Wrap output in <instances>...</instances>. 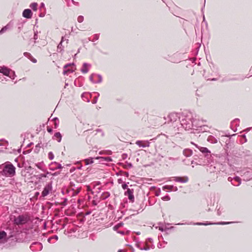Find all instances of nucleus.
Listing matches in <instances>:
<instances>
[{
    "mask_svg": "<svg viewBox=\"0 0 252 252\" xmlns=\"http://www.w3.org/2000/svg\"><path fill=\"white\" fill-rule=\"evenodd\" d=\"M163 190H165L166 189H169L170 190L177 191L178 188L177 187H174L173 186H164L162 187Z\"/></svg>",
    "mask_w": 252,
    "mask_h": 252,
    "instance_id": "nucleus-21",
    "label": "nucleus"
},
{
    "mask_svg": "<svg viewBox=\"0 0 252 252\" xmlns=\"http://www.w3.org/2000/svg\"><path fill=\"white\" fill-rule=\"evenodd\" d=\"M118 252H122V250H119V251H118Z\"/></svg>",
    "mask_w": 252,
    "mask_h": 252,
    "instance_id": "nucleus-59",
    "label": "nucleus"
},
{
    "mask_svg": "<svg viewBox=\"0 0 252 252\" xmlns=\"http://www.w3.org/2000/svg\"><path fill=\"white\" fill-rule=\"evenodd\" d=\"M116 227H117V226H114V229H115L116 228Z\"/></svg>",
    "mask_w": 252,
    "mask_h": 252,
    "instance_id": "nucleus-63",
    "label": "nucleus"
},
{
    "mask_svg": "<svg viewBox=\"0 0 252 252\" xmlns=\"http://www.w3.org/2000/svg\"><path fill=\"white\" fill-rule=\"evenodd\" d=\"M52 190V186L51 183H49L44 187L43 190L41 193L42 197H45L48 195Z\"/></svg>",
    "mask_w": 252,
    "mask_h": 252,
    "instance_id": "nucleus-6",
    "label": "nucleus"
},
{
    "mask_svg": "<svg viewBox=\"0 0 252 252\" xmlns=\"http://www.w3.org/2000/svg\"><path fill=\"white\" fill-rule=\"evenodd\" d=\"M47 130L49 133H52L53 131L52 128L50 127H47Z\"/></svg>",
    "mask_w": 252,
    "mask_h": 252,
    "instance_id": "nucleus-47",
    "label": "nucleus"
},
{
    "mask_svg": "<svg viewBox=\"0 0 252 252\" xmlns=\"http://www.w3.org/2000/svg\"><path fill=\"white\" fill-rule=\"evenodd\" d=\"M0 72L2 73L3 75L8 76L12 79H14L16 76L14 71L5 67H2L0 68Z\"/></svg>",
    "mask_w": 252,
    "mask_h": 252,
    "instance_id": "nucleus-5",
    "label": "nucleus"
},
{
    "mask_svg": "<svg viewBox=\"0 0 252 252\" xmlns=\"http://www.w3.org/2000/svg\"><path fill=\"white\" fill-rule=\"evenodd\" d=\"M203 123L204 122L203 121L195 119L192 126V130L193 131H191V132L195 133L194 130L198 132H204L206 131L208 129V126L204 125Z\"/></svg>",
    "mask_w": 252,
    "mask_h": 252,
    "instance_id": "nucleus-3",
    "label": "nucleus"
},
{
    "mask_svg": "<svg viewBox=\"0 0 252 252\" xmlns=\"http://www.w3.org/2000/svg\"><path fill=\"white\" fill-rule=\"evenodd\" d=\"M146 241H147V242H148V244H149V243H152V242H153V240H152V239H151V238H148V239H147V240Z\"/></svg>",
    "mask_w": 252,
    "mask_h": 252,
    "instance_id": "nucleus-50",
    "label": "nucleus"
},
{
    "mask_svg": "<svg viewBox=\"0 0 252 252\" xmlns=\"http://www.w3.org/2000/svg\"><path fill=\"white\" fill-rule=\"evenodd\" d=\"M62 137V135L59 132H56L53 136V138L54 139L57 140L59 142H60L61 141Z\"/></svg>",
    "mask_w": 252,
    "mask_h": 252,
    "instance_id": "nucleus-25",
    "label": "nucleus"
},
{
    "mask_svg": "<svg viewBox=\"0 0 252 252\" xmlns=\"http://www.w3.org/2000/svg\"><path fill=\"white\" fill-rule=\"evenodd\" d=\"M88 95H89V94L88 93H84L82 94L81 96H82V99L85 101H86V102H88L90 101V99H89V98L88 97Z\"/></svg>",
    "mask_w": 252,
    "mask_h": 252,
    "instance_id": "nucleus-32",
    "label": "nucleus"
},
{
    "mask_svg": "<svg viewBox=\"0 0 252 252\" xmlns=\"http://www.w3.org/2000/svg\"><path fill=\"white\" fill-rule=\"evenodd\" d=\"M251 173L249 171H248V172H246L244 173L243 176H244V179L243 180H245V181H249L251 180Z\"/></svg>",
    "mask_w": 252,
    "mask_h": 252,
    "instance_id": "nucleus-24",
    "label": "nucleus"
},
{
    "mask_svg": "<svg viewBox=\"0 0 252 252\" xmlns=\"http://www.w3.org/2000/svg\"><path fill=\"white\" fill-rule=\"evenodd\" d=\"M33 38L36 40L38 38L37 32H35L34 34Z\"/></svg>",
    "mask_w": 252,
    "mask_h": 252,
    "instance_id": "nucleus-49",
    "label": "nucleus"
},
{
    "mask_svg": "<svg viewBox=\"0 0 252 252\" xmlns=\"http://www.w3.org/2000/svg\"><path fill=\"white\" fill-rule=\"evenodd\" d=\"M136 144L139 147H148L150 146V142L148 141L138 140L136 142Z\"/></svg>",
    "mask_w": 252,
    "mask_h": 252,
    "instance_id": "nucleus-10",
    "label": "nucleus"
},
{
    "mask_svg": "<svg viewBox=\"0 0 252 252\" xmlns=\"http://www.w3.org/2000/svg\"><path fill=\"white\" fill-rule=\"evenodd\" d=\"M99 38V34H95L93 36V38L92 40V41H94L98 40Z\"/></svg>",
    "mask_w": 252,
    "mask_h": 252,
    "instance_id": "nucleus-38",
    "label": "nucleus"
},
{
    "mask_svg": "<svg viewBox=\"0 0 252 252\" xmlns=\"http://www.w3.org/2000/svg\"><path fill=\"white\" fill-rule=\"evenodd\" d=\"M27 174H28L29 175H30V173H29V172H26V174H24V173H23V172H22V175H23V176H24V177H26V176H27Z\"/></svg>",
    "mask_w": 252,
    "mask_h": 252,
    "instance_id": "nucleus-51",
    "label": "nucleus"
},
{
    "mask_svg": "<svg viewBox=\"0 0 252 252\" xmlns=\"http://www.w3.org/2000/svg\"><path fill=\"white\" fill-rule=\"evenodd\" d=\"M95 80H98V78H96Z\"/></svg>",
    "mask_w": 252,
    "mask_h": 252,
    "instance_id": "nucleus-64",
    "label": "nucleus"
},
{
    "mask_svg": "<svg viewBox=\"0 0 252 252\" xmlns=\"http://www.w3.org/2000/svg\"><path fill=\"white\" fill-rule=\"evenodd\" d=\"M232 223V222H217V223H202V222H197L194 223V225H207L208 224H227Z\"/></svg>",
    "mask_w": 252,
    "mask_h": 252,
    "instance_id": "nucleus-13",
    "label": "nucleus"
},
{
    "mask_svg": "<svg viewBox=\"0 0 252 252\" xmlns=\"http://www.w3.org/2000/svg\"><path fill=\"white\" fill-rule=\"evenodd\" d=\"M36 166L40 169L42 170V171H44V169L42 167V164L41 163H38L36 164Z\"/></svg>",
    "mask_w": 252,
    "mask_h": 252,
    "instance_id": "nucleus-43",
    "label": "nucleus"
},
{
    "mask_svg": "<svg viewBox=\"0 0 252 252\" xmlns=\"http://www.w3.org/2000/svg\"><path fill=\"white\" fill-rule=\"evenodd\" d=\"M195 146L199 150V151L204 154H210V151L205 147H198L197 145L194 144Z\"/></svg>",
    "mask_w": 252,
    "mask_h": 252,
    "instance_id": "nucleus-22",
    "label": "nucleus"
},
{
    "mask_svg": "<svg viewBox=\"0 0 252 252\" xmlns=\"http://www.w3.org/2000/svg\"><path fill=\"white\" fill-rule=\"evenodd\" d=\"M55 238L57 239V238H58V237H57V236H55Z\"/></svg>",
    "mask_w": 252,
    "mask_h": 252,
    "instance_id": "nucleus-60",
    "label": "nucleus"
},
{
    "mask_svg": "<svg viewBox=\"0 0 252 252\" xmlns=\"http://www.w3.org/2000/svg\"><path fill=\"white\" fill-rule=\"evenodd\" d=\"M104 153V152H103V151H100V152H99V154L100 155H102V154H103Z\"/></svg>",
    "mask_w": 252,
    "mask_h": 252,
    "instance_id": "nucleus-55",
    "label": "nucleus"
},
{
    "mask_svg": "<svg viewBox=\"0 0 252 252\" xmlns=\"http://www.w3.org/2000/svg\"><path fill=\"white\" fill-rule=\"evenodd\" d=\"M223 210V209L222 208H221L220 207H219L218 209V210H217V214L219 216H220L221 214V212Z\"/></svg>",
    "mask_w": 252,
    "mask_h": 252,
    "instance_id": "nucleus-42",
    "label": "nucleus"
},
{
    "mask_svg": "<svg viewBox=\"0 0 252 252\" xmlns=\"http://www.w3.org/2000/svg\"><path fill=\"white\" fill-rule=\"evenodd\" d=\"M84 17L82 16H79L77 18V21L79 23H81L83 21Z\"/></svg>",
    "mask_w": 252,
    "mask_h": 252,
    "instance_id": "nucleus-41",
    "label": "nucleus"
},
{
    "mask_svg": "<svg viewBox=\"0 0 252 252\" xmlns=\"http://www.w3.org/2000/svg\"><path fill=\"white\" fill-rule=\"evenodd\" d=\"M119 233L121 234H123L124 233V232H122V231H120V232H119Z\"/></svg>",
    "mask_w": 252,
    "mask_h": 252,
    "instance_id": "nucleus-58",
    "label": "nucleus"
},
{
    "mask_svg": "<svg viewBox=\"0 0 252 252\" xmlns=\"http://www.w3.org/2000/svg\"><path fill=\"white\" fill-rule=\"evenodd\" d=\"M105 154H107V155H111L112 154V152L111 151H108V152H106Z\"/></svg>",
    "mask_w": 252,
    "mask_h": 252,
    "instance_id": "nucleus-53",
    "label": "nucleus"
},
{
    "mask_svg": "<svg viewBox=\"0 0 252 252\" xmlns=\"http://www.w3.org/2000/svg\"><path fill=\"white\" fill-rule=\"evenodd\" d=\"M32 16V11L30 9H26L23 12V16L27 18H31Z\"/></svg>",
    "mask_w": 252,
    "mask_h": 252,
    "instance_id": "nucleus-18",
    "label": "nucleus"
},
{
    "mask_svg": "<svg viewBox=\"0 0 252 252\" xmlns=\"http://www.w3.org/2000/svg\"><path fill=\"white\" fill-rule=\"evenodd\" d=\"M239 126V120L238 119L234 120L231 123V127L234 131H236L237 130L236 128Z\"/></svg>",
    "mask_w": 252,
    "mask_h": 252,
    "instance_id": "nucleus-16",
    "label": "nucleus"
},
{
    "mask_svg": "<svg viewBox=\"0 0 252 252\" xmlns=\"http://www.w3.org/2000/svg\"><path fill=\"white\" fill-rule=\"evenodd\" d=\"M44 6V4L43 3H41V6L43 7Z\"/></svg>",
    "mask_w": 252,
    "mask_h": 252,
    "instance_id": "nucleus-57",
    "label": "nucleus"
},
{
    "mask_svg": "<svg viewBox=\"0 0 252 252\" xmlns=\"http://www.w3.org/2000/svg\"><path fill=\"white\" fill-rule=\"evenodd\" d=\"M110 195V194L108 192H104L101 194V198L102 199H106L108 197H109Z\"/></svg>",
    "mask_w": 252,
    "mask_h": 252,
    "instance_id": "nucleus-33",
    "label": "nucleus"
},
{
    "mask_svg": "<svg viewBox=\"0 0 252 252\" xmlns=\"http://www.w3.org/2000/svg\"><path fill=\"white\" fill-rule=\"evenodd\" d=\"M6 236V233L4 231H0V239L4 238Z\"/></svg>",
    "mask_w": 252,
    "mask_h": 252,
    "instance_id": "nucleus-36",
    "label": "nucleus"
},
{
    "mask_svg": "<svg viewBox=\"0 0 252 252\" xmlns=\"http://www.w3.org/2000/svg\"><path fill=\"white\" fill-rule=\"evenodd\" d=\"M1 81H7V80L6 79V78H4H4H3V79H2L1 80Z\"/></svg>",
    "mask_w": 252,
    "mask_h": 252,
    "instance_id": "nucleus-56",
    "label": "nucleus"
},
{
    "mask_svg": "<svg viewBox=\"0 0 252 252\" xmlns=\"http://www.w3.org/2000/svg\"><path fill=\"white\" fill-rule=\"evenodd\" d=\"M30 220V217L28 213L23 214L14 217L13 219L14 224L16 225H23L26 224Z\"/></svg>",
    "mask_w": 252,
    "mask_h": 252,
    "instance_id": "nucleus-4",
    "label": "nucleus"
},
{
    "mask_svg": "<svg viewBox=\"0 0 252 252\" xmlns=\"http://www.w3.org/2000/svg\"><path fill=\"white\" fill-rule=\"evenodd\" d=\"M40 176L42 177H46V175L45 174H41Z\"/></svg>",
    "mask_w": 252,
    "mask_h": 252,
    "instance_id": "nucleus-54",
    "label": "nucleus"
},
{
    "mask_svg": "<svg viewBox=\"0 0 252 252\" xmlns=\"http://www.w3.org/2000/svg\"><path fill=\"white\" fill-rule=\"evenodd\" d=\"M215 169L216 167L213 165H208L207 166L206 170L210 173L214 172L215 171Z\"/></svg>",
    "mask_w": 252,
    "mask_h": 252,
    "instance_id": "nucleus-29",
    "label": "nucleus"
},
{
    "mask_svg": "<svg viewBox=\"0 0 252 252\" xmlns=\"http://www.w3.org/2000/svg\"><path fill=\"white\" fill-rule=\"evenodd\" d=\"M30 60L33 63H36L37 62V60L33 57L30 59Z\"/></svg>",
    "mask_w": 252,
    "mask_h": 252,
    "instance_id": "nucleus-46",
    "label": "nucleus"
},
{
    "mask_svg": "<svg viewBox=\"0 0 252 252\" xmlns=\"http://www.w3.org/2000/svg\"><path fill=\"white\" fill-rule=\"evenodd\" d=\"M95 159H100V161H101V162H103V161L110 162V161H112V158L109 157H98L95 158Z\"/></svg>",
    "mask_w": 252,
    "mask_h": 252,
    "instance_id": "nucleus-23",
    "label": "nucleus"
},
{
    "mask_svg": "<svg viewBox=\"0 0 252 252\" xmlns=\"http://www.w3.org/2000/svg\"><path fill=\"white\" fill-rule=\"evenodd\" d=\"M55 238L57 239V238H58V237H57V236H55Z\"/></svg>",
    "mask_w": 252,
    "mask_h": 252,
    "instance_id": "nucleus-61",
    "label": "nucleus"
},
{
    "mask_svg": "<svg viewBox=\"0 0 252 252\" xmlns=\"http://www.w3.org/2000/svg\"><path fill=\"white\" fill-rule=\"evenodd\" d=\"M90 80L93 83H99L102 82V78L100 75L94 74L90 76Z\"/></svg>",
    "mask_w": 252,
    "mask_h": 252,
    "instance_id": "nucleus-8",
    "label": "nucleus"
},
{
    "mask_svg": "<svg viewBox=\"0 0 252 252\" xmlns=\"http://www.w3.org/2000/svg\"><path fill=\"white\" fill-rule=\"evenodd\" d=\"M0 174L5 177H13L16 174V167L9 161L0 165Z\"/></svg>",
    "mask_w": 252,
    "mask_h": 252,
    "instance_id": "nucleus-1",
    "label": "nucleus"
},
{
    "mask_svg": "<svg viewBox=\"0 0 252 252\" xmlns=\"http://www.w3.org/2000/svg\"><path fill=\"white\" fill-rule=\"evenodd\" d=\"M207 141L212 144L217 143L218 142L217 139L212 135H210L208 137Z\"/></svg>",
    "mask_w": 252,
    "mask_h": 252,
    "instance_id": "nucleus-26",
    "label": "nucleus"
},
{
    "mask_svg": "<svg viewBox=\"0 0 252 252\" xmlns=\"http://www.w3.org/2000/svg\"><path fill=\"white\" fill-rule=\"evenodd\" d=\"M8 145V142L7 141L1 139L0 140V146H7Z\"/></svg>",
    "mask_w": 252,
    "mask_h": 252,
    "instance_id": "nucleus-35",
    "label": "nucleus"
},
{
    "mask_svg": "<svg viewBox=\"0 0 252 252\" xmlns=\"http://www.w3.org/2000/svg\"><path fill=\"white\" fill-rule=\"evenodd\" d=\"M97 101V97H95L94 98V100H93L92 103L93 104H95L96 103Z\"/></svg>",
    "mask_w": 252,
    "mask_h": 252,
    "instance_id": "nucleus-48",
    "label": "nucleus"
},
{
    "mask_svg": "<svg viewBox=\"0 0 252 252\" xmlns=\"http://www.w3.org/2000/svg\"><path fill=\"white\" fill-rule=\"evenodd\" d=\"M168 118L171 122H175L179 118V117L177 113H172L168 115Z\"/></svg>",
    "mask_w": 252,
    "mask_h": 252,
    "instance_id": "nucleus-19",
    "label": "nucleus"
},
{
    "mask_svg": "<svg viewBox=\"0 0 252 252\" xmlns=\"http://www.w3.org/2000/svg\"><path fill=\"white\" fill-rule=\"evenodd\" d=\"M37 4L36 2H33L31 4L30 7L34 11H36L37 10Z\"/></svg>",
    "mask_w": 252,
    "mask_h": 252,
    "instance_id": "nucleus-34",
    "label": "nucleus"
},
{
    "mask_svg": "<svg viewBox=\"0 0 252 252\" xmlns=\"http://www.w3.org/2000/svg\"><path fill=\"white\" fill-rule=\"evenodd\" d=\"M158 248H159V249H160V248H162V245H161V244H158Z\"/></svg>",
    "mask_w": 252,
    "mask_h": 252,
    "instance_id": "nucleus-52",
    "label": "nucleus"
},
{
    "mask_svg": "<svg viewBox=\"0 0 252 252\" xmlns=\"http://www.w3.org/2000/svg\"><path fill=\"white\" fill-rule=\"evenodd\" d=\"M54 120L55 121V128H57L59 125V122L57 123L56 121L58 120L59 121V120L57 118H55Z\"/></svg>",
    "mask_w": 252,
    "mask_h": 252,
    "instance_id": "nucleus-44",
    "label": "nucleus"
},
{
    "mask_svg": "<svg viewBox=\"0 0 252 252\" xmlns=\"http://www.w3.org/2000/svg\"><path fill=\"white\" fill-rule=\"evenodd\" d=\"M91 66V64L87 63H84L81 69V71L83 73H86L88 72V67Z\"/></svg>",
    "mask_w": 252,
    "mask_h": 252,
    "instance_id": "nucleus-20",
    "label": "nucleus"
},
{
    "mask_svg": "<svg viewBox=\"0 0 252 252\" xmlns=\"http://www.w3.org/2000/svg\"><path fill=\"white\" fill-rule=\"evenodd\" d=\"M42 248V244L37 242L32 243L30 247V249L33 252L41 251Z\"/></svg>",
    "mask_w": 252,
    "mask_h": 252,
    "instance_id": "nucleus-7",
    "label": "nucleus"
},
{
    "mask_svg": "<svg viewBox=\"0 0 252 252\" xmlns=\"http://www.w3.org/2000/svg\"><path fill=\"white\" fill-rule=\"evenodd\" d=\"M11 26H10V24H7L6 26L3 27L0 31V34L4 33L8 29H10L11 28Z\"/></svg>",
    "mask_w": 252,
    "mask_h": 252,
    "instance_id": "nucleus-30",
    "label": "nucleus"
},
{
    "mask_svg": "<svg viewBox=\"0 0 252 252\" xmlns=\"http://www.w3.org/2000/svg\"><path fill=\"white\" fill-rule=\"evenodd\" d=\"M24 55L26 57H27V58H28V59H30H30L32 57V55H31L30 53H28V52H25V53H24Z\"/></svg>",
    "mask_w": 252,
    "mask_h": 252,
    "instance_id": "nucleus-37",
    "label": "nucleus"
},
{
    "mask_svg": "<svg viewBox=\"0 0 252 252\" xmlns=\"http://www.w3.org/2000/svg\"><path fill=\"white\" fill-rule=\"evenodd\" d=\"M49 166L50 169L52 170L62 168V165L56 162H51Z\"/></svg>",
    "mask_w": 252,
    "mask_h": 252,
    "instance_id": "nucleus-12",
    "label": "nucleus"
},
{
    "mask_svg": "<svg viewBox=\"0 0 252 252\" xmlns=\"http://www.w3.org/2000/svg\"><path fill=\"white\" fill-rule=\"evenodd\" d=\"M54 158V154H53L52 152H50L48 153V158L50 159V160H52Z\"/></svg>",
    "mask_w": 252,
    "mask_h": 252,
    "instance_id": "nucleus-39",
    "label": "nucleus"
},
{
    "mask_svg": "<svg viewBox=\"0 0 252 252\" xmlns=\"http://www.w3.org/2000/svg\"><path fill=\"white\" fill-rule=\"evenodd\" d=\"M73 64L71 65V64H67L66 65H65L64 66V70H63V73L64 74H67L68 75V74H69L70 73H72L74 71V69L73 68H68L67 69V68L68 67H69V66H71V65H73Z\"/></svg>",
    "mask_w": 252,
    "mask_h": 252,
    "instance_id": "nucleus-15",
    "label": "nucleus"
},
{
    "mask_svg": "<svg viewBox=\"0 0 252 252\" xmlns=\"http://www.w3.org/2000/svg\"><path fill=\"white\" fill-rule=\"evenodd\" d=\"M163 201H168L170 199V197L168 195H165L161 198Z\"/></svg>",
    "mask_w": 252,
    "mask_h": 252,
    "instance_id": "nucleus-40",
    "label": "nucleus"
},
{
    "mask_svg": "<svg viewBox=\"0 0 252 252\" xmlns=\"http://www.w3.org/2000/svg\"><path fill=\"white\" fill-rule=\"evenodd\" d=\"M84 161L86 165H89L90 164H92L94 163V158H86V159H84Z\"/></svg>",
    "mask_w": 252,
    "mask_h": 252,
    "instance_id": "nucleus-31",
    "label": "nucleus"
},
{
    "mask_svg": "<svg viewBox=\"0 0 252 252\" xmlns=\"http://www.w3.org/2000/svg\"><path fill=\"white\" fill-rule=\"evenodd\" d=\"M194 119L193 114L189 113L186 115L182 116L181 124L185 130H192Z\"/></svg>",
    "mask_w": 252,
    "mask_h": 252,
    "instance_id": "nucleus-2",
    "label": "nucleus"
},
{
    "mask_svg": "<svg viewBox=\"0 0 252 252\" xmlns=\"http://www.w3.org/2000/svg\"><path fill=\"white\" fill-rule=\"evenodd\" d=\"M227 180L231 183L232 185L235 186H239L241 183V179L238 176L234 178L229 177Z\"/></svg>",
    "mask_w": 252,
    "mask_h": 252,
    "instance_id": "nucleus-9",
    "label": "nucleus"
},
{
    "mask_svg": "<svg viewBox=\"0 0 252 252\" xmlns=\"http://www.w3.org/2000/svg\"><path fill=\"white\" fill-rule=\"evenodd\" d=\"M12 236H13V235H10L9 236V237H12Z\"/></svg>",
    "mask_w": 252,
    "mask_h": 252,
    "instance_id": "nucleus-62",
    "label": "nucleus"
},
{
    "mask_svg": "<svg viewBox=\"0 0 252 252\" xmlns=\"http://www.w3.org/2000/svg\"><path fill=\"white\" fill-rule=\"evenodd\" d=\"M183 154L187 157H190L192 154V151L189 149H186L183 151Z\"/></svg>",
    "mask_w": 252,
    "mask_h": 252,
    "instance_id": "nucleus-27",
    "label": "nucleus"
},
{
    "mask_svg": "<svg viewBox=\"0 0 252 252\" xmlns=\"http://www.w3.org/2000/svg\"><path fill=\"white\" fill-rule=\"evenodd\" d=\"M138 247L141 250L148 251V250H150V249H154L155 248V246L153 244L149 245V244H148V242L146 241V242H145V246H144L143 247H140L138 245Z\"/></svg>",
    "mask_w": 252,
    "mask_h": 252,
    "instance_id": "nucleus-17",
    "label": "nucleus"
},
{
    "mask_svg": "<svg viewBox=\"0 0 252 252\" xmlns=\"http://www.w3.org/2000/svg\"><path fill=\"white\" fill-rule=\"evenodd\" d=\"M174 181L177 182H180L182 183H187L188 180L189 178L188 177H173Z\"/></svg>",
    "mask_w": 252,
    "mask_h": 252,
    "instance_id": "nucleus-14",
    "label": "nucleus"
},
{
    "mask_svg": "<svg viewBox=\"0 0 252 252\" xmlns=\"http://www.w3.org/2000/svg\"><path fill=\"white\" fill-rule=\"evenodd\" d=\"M64 40V37L63 36L62 37L61 41L57 47V49L58 52H62L63 50V47L62 45V43Z\"/></svg>",
    "mask_w": 252,
    "mask_h": 252,
    "instance_id": "nucleus-28",
    "label": "nucleus"
},
{
    "mask_svg": "<svg viewBox=\"0 0 252 252\" xmlns=\"http://www.w3.org/2000/svg\"><path fill=\"white\" fill-rule=\"evenodd\" d=\"M125 195H127L128 197L129 200L131 202H133L134 200V197L133 195V190L130 189H127V190L125 192Z\"/></svg>",
    "mask_w": 252,
    "mask_h": 252,
    "instance_id": "nucleus-11",
    "label": "nucleus"
},
{
    "mask_svg": "<svg viewBox=\"0 0 252 252\" xmlns=\"http://www.w3.org/2000/svg\"><path fill=\"white\" fill-rule=\"evenodd\" d=\"M122 188L124 189H127V185L126 184V183H124L122 185Z\"/></svg>",
    "mask_w": 252,
    "mask_h": 252,
    "instance_id": "nucleus-45",
    "label": "nucleus"
}]
</instances>
